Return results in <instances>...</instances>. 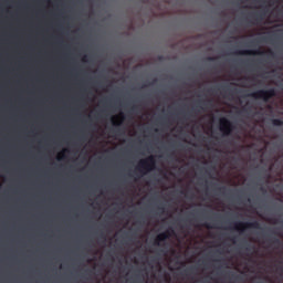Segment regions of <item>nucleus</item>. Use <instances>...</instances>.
Instances as JSON below:
<instances>
[{"label": "nucleus", "instance_id": "obj_1", "mask_svg": "<svg viewBox=\"0 0 283 283\" xmlns=\"http://www.w3.org/2000/svg\"><path fill=\"white\" fill-rule=\"evenodd\" d=\"M154 169H156V157H154V155H150L145 159H140L137 166V171H139L142 176H147V174H149V171H154Z\"/></svg>", "mask_w": 283, "mask_h": 283}, {"label": "nucleus", "instance_id": "obj_2", "mask_svg": "<svg viewBox=\"0 0 283 283\" xmlns=\"http://www.w3.org/2000/svg\"><path fill=\"white\" fill-rule=\"evenodd\" d=\"M276 92L275 88H269V90H259L256 92L250 93L248 96L250 98H261L262 101H264V103H269V101H271V98H273L274 96H276Z\"/></svg>", "mask_w": 283, "mask_h": 283}, {"label": "nucleus", "instance_id": "obj_3", "mask_svg": "<svg viewBox=\"0 0 283 283\" xmlns=\"http://www.w3.org/2000/svg\"><path fill=\"white\" fill-rule=\"evenodd\" d=\"M219 129L223 133V136H231L235 126H233V123H231L227 117H223L219 119Z\"/></svg>", "mask_w": 283, "mask_h": 283}, {"label": "nucleus", "instance_id": "obj_4", "mask_svg": "<svg viewBox=\"0 0 283 283\" xmlns=\"http://www.w3.org/2000/svg\"><path fill=\"white\" fill-rule=\"evenodd\" d=\"M233 229L235 231H240V233H244L247 229H260V222L253 221V222H234Z\"/></svg>", "mask_w": 283, "mask_h": 283}, {"label": "nucleus", "instance_id": "obj_5", "mask_svg": "<svg viewBox=\"0 0 283 283\" xmlns=\"http://www.w3.org/2000/svg\"><path fill=\"white\" fill-rule=\"evenodd\" d=\"M233 54L238 56H263V54H266V51H262L260 49L258 50H241L235 51Z\"/></svg>", "mask_w": 283, "mask_h": 283}, {"label": "nucleus", "instance_id": "obj_6", "mask_svg": "<svg viewBox=\"0 0 283 283\" xmlns=\"http://www.w3.org/2000/svg\"><path fill=\"white\" fill-rule=\"evenodd\" d=\"M174 233H175L174 229L159 233L155 239V245L160 247V242H165L166 240H169V238H171Z\"/></svg>", "mask_w": 283, "mask_h": 283}, {"label": "nucleus", "instance_id": "obj_7", "mask_svg": "<svg viewBox=\"0 0 283 283\" xmlns=\"http://www.w3.org/2000/svg\"><path fill=\"white\" fill-rule=\"evenodd\" d=\"M125 120V114L124 113H119V119H115L114 117L112 118V123L114 127H120V125H123V122Z\"/></svg>", "mask_w": 283, "mask_h": 283}, {"label": "nucleus", "instance_id": "obj_8", "mask_svg": "<svg viewBox=\"0 0 283 283\" xmlns=\"http://www.w3.org/2000/svg\"><path fill=\"white\" fill-rule=\"evenodd\" d=\"M272 125H274V127H282L283 120L280 118H274L272 119Z\"/></svg>", "mask_w": 283, "mask_h": 283}, {"label": "nucleus", "instance_id": "obj_9", "mask_svg": "<svg viewBox=\"0 0 283 283\" xmlns=\"http://www.w3.org/2000/svg\"><path fill=\"white\" fill-rule=\"evenodd\" d=\"M65 151H67V149H64L63 151H61L57 156V160H63L65 159Z\"/></svg>", "mask_w": 283, "mask_h": 283}, {"label": "nucleus", "instance_id": "obj_10", "mask_svg": "<svg viewBox=\"0 0 283 283\" xmlns=\"http://www.w3.org/2000/svg\"><path fill=\"white\" fill-rule=\"evenodd\" d=\"M203 227H206V229H218L217 226H211L209 223H205Z\"/></svg>", "mask_w": 283, "mask_h": 283}, {"label": "nucleus", "instance_id": "obj_11", "mask_svg": "<svg viewBox=\"0 0 283 283\" xmlns=\"http://www.w3.org/2000/svg\"><path fill=\"white\" fill-rule=\"evenodd\" d=\"M158 82V80H154L151 83H149L148 85L145 84L143 87H149V85H155Z\"/></svg>", "mask_w": 283, "mask_h": 283}, {"label": "nucleus", "instance_id": "obj_12", "mask_svg": "<svg viewBox=\"0 0 283 283\" xmlns=\"http://www.w3.org/2000/svg\"><path fill=\"white\" fill-rule=\"evenodd\" d=\"M136 109H138V106H136V105H134V106L130 107V111H132V112H136Z\"/></svg>", "mask_w": 283, "mask_h": 283}, {"label": "nucleus", "instance_id": "obj_13", "mask_svg": "<svg viewBox=\"0 0 283 283\" xmlns=\"http://www.w3.org/2000/svg\"><path fill=\"white\" fill-rule=\"evenodd\" d=\"M82 61H83L84 63H87V61H88V60H87V55H84L83 59H82Z\"/></svg>", "mask_w": 283, "mask_h": 283}, {"label": "nucleus", "instance_id": "obj_14", "mask_svg": "<svg viewBox=\"0 0 283 283\" xmlns=\"http://www.w3.org/2000/svg\"><path fill=\"white\" fill-rule=\"evenodd\" d=\"M158 210H159L161 213H165V207H159Z\"/></svg>", "mask_w": 283, "mask_h": 283}, {"label": "nucleus", "instance_id": "obj_15", "mask_svg": "<svg viewBox=\"0 0 283 283\" xmlns=\"http://www.w3.org/2000/svg\"><path fill=\"white\" fill-rule=\"evenodd\" d=\"M207 61H216V57L209 56V57H207Z\"/></svg>", "mask_w": 283, "mask_h": 283}, {"label": "nucleus", "instance_id": "obj_16", "mask_svg": "<svg viewBox=\"0 0 283 283\" xmlns=\"http://www.w3.org/2000/svg\"><path fill=\"white\" fill-rule=\"evenodd\" d=\"M255 19H256V20H258V19H262V15H261V14L255 13Z\"/></svg>", "mask_w": 283, "mask_h": 283}, {"label": "nucleus", "instance_id": "obj_17", "mask_svg": "<svg viewBox=\"0 0 283 283\" xmlns=\"http://www.w3.org/2000/svg\"><path fill=\"white\" fill-rule=\"evenodd\" d=\"M270 56H275V53L273 51H269Z\"/></svg>", "mask_w": 283, "mask_h": 283}, {"label": "nucleus", "instance_id": "obj_18", "mask_svg": "<svg viewBox=\"0 0 283 283\" xmlns=\"http://www.w3.org/2000/svg\"><path fill=\"white\" fill-rule=\"evenodd\" d=\"M274 244H280V239H274Z\"/></svg>", "mask_w": 283, "mask_h": 283}, {"label": "nucleus", "instance_id": "obj_19", "mask_svg": "<svg viewBox=\"0 0 283 283\" xmlns=\"http://www.w3.org/2000/svg\"><path fill=\"white\" fill-rule=\"evenodd\" d=\"M230 240L233 242V244H235V237L231 238Z\"/></svg>", "mask_w": 283, "mask_h": 283}, {"label": "nucleus", "instance_id": "obj_20", "mask_svg": "<svg viewBox=\"0 0 283 283\" xmlns=\"http://www.w3.org/2000/svg\"><path fill=\"white\" fill-rule=\"evenodd\" d=\"M224 189H227V187H221L219 188V191H224Z\"/></svg>", "mask_w": 283, "mask_h": 283}, {"label": "nucleus", "instance_id": "obj_21", "mask_svg": "<svg viewBox=\"0 0 283 283\" xmlns=\"http://www.w3.org/2000/svg\"><path fill=\"white\" fill-rule=\"evenodd\" d=\"M101 238H102V240H105V235L102 234Z\"/></svg>", "mask_w": 283, "mask_h": 283}, {"label": "nucleus", "instance_id": "obj_22", "mask_svg": "<svg viewBox=\"0 0 283 283\" xmlns=\"http://www.w3.org/2000/svg\"><path fill=\"white\" fill-rule=\"evenodd\" d=\"M184 273H186V274L189 273V270H185Z\"/></svg>", "mask_w": 283, "mask_h": 283}, {"label": "nucleus", "instance_id": "obj_23", "mask_svg": "<svg viewBox=\"0 0 283 283\" xmlns=\"http://www.w3.org/2000/svg\"><path fill=\"white\" fill-rule=\"evenodd\" d=\"M230 274H231V275H235V273H234V272H230Z\"/></svg>", "mask_w": 283, "mask_h": 283}, {"label": "nucleus", "instance_id": "obj_24", "mask_svg": "<svg viewBox=\"0 0 283 283\" xmlns=\"http://www.w3.org/2000/svg\"><path fill=\"white\" fill-rule=\"evenodd\" d=\"M208 104L211 105V101H208Z\"/></svg>", "mask_w": 283, "mask_h": 283}, {"label": "nucleus", "instance_id": "obj_25", "mask_svg": "<svg viewBox=\"0 0 283 283\" xmlns=\"http://www.w3.org/2000/svg\"><path fill=\"white\" fill-rule=\"evenodd\" d=\"M261 191H264V188H263V187H261Z\"/></svg>", "mask_w": 283, "mask_h": 283}]
</instances>
